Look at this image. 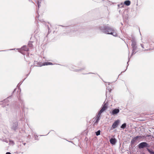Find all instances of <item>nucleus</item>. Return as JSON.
Masks as SVG:
<instances>
[{"mask_svg": "<svg viewBox=\"0 0 154 154\" xmlns=\"http://www.w3.org/2000/svg\"><path fill=\"white\" fill-rule=\"evenodd\" d=\"M23 144H24V145H25V144H26V143H23Z\"/></svg>", "mask_w": 154, "mask_h": 154, "instance_id": "obj_30", "label": "nucleus"}, {"mask_svg": "<svg viewBox=\"0 0 154 154\" xmlns=\"http://www.w3.org/2000/svg\"><path fill=\"white\" fill-rule=\"evenodd\" d=\"M80 70V69H79V70H78V69H76V70H75V71H79V70Z\"/></svg>", "mask_w": 154, "mask_h": 154, "instance_id": "obj_27", "label": "nucleus"}, {"mask_svg": "<svg viewBox=\"0 0 154 154\" xmlns=\"http://www.w3.org/2000/svg\"><path fill=\"white\" fill-rule=\"evenodd\" d=\"M12 141L13 143V142H13V141Z\"/></svg>", "mask_w": 154, "mask_h": 154, "instance_id": "obj_38", "label": "nucleus"}, {"mask_svg": "<svg viewBox=\"0 0 154 154\" xmlns=\"http://www.w3.org/2000/svg\"><path fill=\"white\" fill-rule=\"evenodd\" d=\"M141 47H142L143 48H144V47H143V44H141Z\"/></svg>", "mask_w": 154, "mask_h": 154, "instance_id": "obj_25", "label": "nucleus"}, {"mask_svg": "<svg viewBox=\"0 0 154 154\" xmlns=\"http://www.w3.org/2000/svg\"><path fill=\"white\" fill-rule=\"evenodd\" d=\"M142 154H145L144 153H143Z\"/></svg>", "mask_w": 154, "mask_h": 154, "instance_id": "obj_35", "label": "nucleus"}, {"mask_svg": "<svg viewBox=\"0 0 154 154\" xmlns=\"http://www.w3.org/2000/svg\"><path fill=\"white\" fill-rule=\"evenodd\" d=\"M101 114V113H100V112H98V114L95 118V121L93 122L94 125H97L100 119V116Z\"/></svg>", "mask_w": 154, "mask_h": 154, "instance_id": "obj_4", "label": "nucleus"}, {"mask_svg": "<svg viewBox=\"0 0 154 154\" xmlns=\"http://www.w3.org/2000/svg\"><path fill=\"white\" fill-rule=\"evenodd\" d=\"M41 2H39V1H38L37 4L38 8H39V7L41 6L40 5Z\"/></svg>", "mask_w": 154, "mask_h": 154, "instance_id": "obj_18", "label": "nucleus"}, {"mask_svg": "<svg viewBox=\"0 0 154 154\" xmlns=\"http://www.w3.org/2000/svg\"><path fill=\"white\" fill-rule=\"evenodd\" d=\"M150 49H146V50H145V51H148L149 50H150Z\"/></svg>", "mask_w": 154, "mask_h": 154, "instance_id": "obj_28", "label": "nucleus"}, {"mask_svg": "<svg viewBox=\"0 0 154 154\" xmlns=\"http://www.w3.org/2000/svg\"><path fill=\"white\" fill-rule=\"evenodd\" d=\"M141 137L139 136H137L136 137H134L131 141V144H134V143L137 141V139Z\"/></svg>", "mask_w": 154, "mask_h": 154, "instance_id": "obj_11", "label": "nucleus"}, {"mask_svg": "<svg viewBox=\"0 0 154 154\" xmlns=\"http://www.w3.org/2000/svg\"><path fill=\"white\" fill-rule=\"evenodd\" d=\"M31 2L32 3H34L32 1H31Z\"/></svg>", "mask_w": 154, "mask_h": 154, "instance_id": "obj_31", "label": "nucleus"}, {"mask_svg": "<svg viewBox=\"0 0 154 154\" xmlns=\"http://www.w3.org/2000/svg\"><path fill=\"white\" fill-rule=\"evenodd\" d=\"M119 122L120 121L119 120H117L114 122L112 125V129H114L117 128L119 125Z\"/></svg>", "mask_w": 154, "mask_h": 154, "instance_id": "obj_8", "label": "nucleus"}, {"mask_svg": "<svg viewBox=\"0 0 154 154\" xmlns=\"http://www.w3.org/2000/svg\"><path fill=\"white\" fill-rule=\"evenodd\" d=\"M109 141L111 144L114 145L116 142V140L115 138H111L110 140Z\"/></svg>", "mask_w": 154, "mask_h": 154, "instance_id": "obj_12", "label": "nucleus"}, {"mask_svg": "<svg viewBox=\"0 0 154 154\" xmlns=\"http://www.w3.org/2000/svg\"><path fill=\"white\" fill-rule=\"evenodd\" d=\"M146 149L150 154H154V152L152 150H151L148 148H147Z\"/></svg>", "mask_w": 154, "mask_h": 154, "instance_id": "obj_15", "label": "nucleus"}, {"mask_svg": "<svg viewBox=\"0 0 154 154\" xmlns=\"http://www.w3.org/2000/svg\"><path fill=\"white\" fill-rule=\"evenodd\" d=\"M138 147L140 149H143L145 147H149V145L146 142H143L140 143L138 145Z\"/></svg>", "mask_w": 154, "mask_h": 154, "instance_id": "obj_2", "label": "nucleus"}, {"mask_svg": "<svg viewBox=\"0 0 154 154\" xmlns=\"http://www.w3.org/2000/svg\"><path fill=\"white\" fill-rule=\"evenodd\" d=\"M15 49V48H14V49H11L10 50H4V51H0V52L1 51H9V50H14Z\"/></svg>", "mask_w": 154, "mask_h": 154, "instance_id": "obj_19", "label": "nucleus"}, {"mask_svg": "<svg viewBox=\"0 0 154 154\" xmlns=\"http://www.w3.org/2000/svg\"><path fill=\"white\" fill-rule=\"evenodd\" d=\"M49 63V62H45L42 64L40 63L38 64V66H43L48 65H49V64H48Z\"/></svg>", "mask_w": 154, "mask_h": 154, "instance_id": "obj_13", "label": "nucleus"}, {"mask_svg": "<svg viewBox=\"0 0 154 154\" xmlns=\"http://www.w3.org/2000/svg\"><path fill=\"white\" fill-rule=\"evenodd\" d=\"M35 43L33 41H30L29 42L28 44L27 45H24L23 46L21 47V48H24L26 47H32V48H34V45H35Z\"/></svg>", "mask_w": 154, "mask_h": 154, "instance_id": "obj_3", "label": "nucleus"}, {"mask_svg": "<svg viewBox=\"0 0 154 154\" xmlns=\"http://www.w3.org/2000/svg\"><path fill=\"white\" fill-rule=\"evenodd\" d=\"M99 29L103 33L110 34L114 37H117L118 35L115 29L108 25H102L99 26Z\"/></svg>", "mask_w": 154, "mask_h": 154, "instance_id": "obj_1", "label": "nucleus"}, {"mask_svg": "<svg viewBox=\"0 0 154 154\" xmlns=\"http://www.w3.org/2000/svg\"><path fill=\"white\" fill-rule=\"evenodd\" d=\"M6 154H11L10 152H8L6 153Z\"/></svg>", "mask_w": 154, "mask_h": 154, "instance_id": "obj_24", "label": "nucleus"}, {"mask_svg": "<svg viewBox=\"0 0 154 154\" xmlns=\"http://www.w3.org/2000/svg\"><path fill=\"white\" fill-rule=\"evenodd\" d=\"M67 28H68V27H67L66 28V29H67Z\"/></svg>", "mask_w": 154, "mask_h": 154, "instance_id": "obj_36", "label": "nucleus"}, {"mask_svg": "<svg viewBox=\"0 0 154 154\" xmlns=\"http://www.w3.org/2000/svg\"><path fill=\"white\" fill-rule=\"evenodd\" d=\"M4 141L7 143H8V141L6 140H5Z\"/></svg>", "mask_w": 154, "mask_h": 154, "instance_id": "obj_20", "label": "nucleus"}, {"mask_svg": "<svg viewBox=\"0 0 154 154\" xmlns=\"http://www.w3.org/2000/svg\"><path fill=\"white\" fill-rule=\"evenodd\" d=\"M140 49H133L132 51V54L131 55H133L135 54L137 52H139L140 53V52L142 51L143 50H139Z\"/></svg>", "mask_w": 154, "mask_h": 154, "instance_id": "obj_10", "label": "nucleus"}, {"mask_svg": "<svg viewBox=\"0 0 154 154\" xmlns=\"http://www.w3.org/2000/svg\"><path fill=\"white\" fill-rule=\"evenodd\" d=\"M129 52H130V50H129Z\"/></svg>", "mask_w": 154, "mask_h": 154, "instance_id": "obj_37", "label": "nucleus"}, {"mask_svg": "<svg viewBox=\"0 0 154 154\" xmlns=\"http://www.w3.org/2000/svg\"><path fill=\"white\" fill-rule=\"evenodd\" d=\"M130 59V58H128V62H127V64H128V66H128V62H129V59ZM127 67H128V66H127Z\"/></svg>", "mask_w": 154, "mask_h": 154, "instance_id": "obj_21", "label": "nucleus"}, {"mask_svg": "<svg viewBox=\"0 0 154 154\" xmlns=\"http://www.w3.org/2000/svg\"><path fill=\"white\" fill-rule=\"evenodd\" d=\"M31 1H32V0H31V1H30V0H29V1H30V2H31Z\"/></svg>", "mask_w": 154, "mask_h": 154, "instance_id": "obj_34", "label": "nucleus"}, {"mask_svg": "<svg viewBox=\"0 0 154 154\" xmlns=\"http://www.w3.org/2000/svg\"><path fill=\"white\" fill-rule=\"evenodd\" d=\"M119 111L120 110L119 109H114L112 110L111 114L112 115H116L119 112Z\"/></svg>", "mask_w": 154, "mask_h": 154, "instance_id": "obj_7", "label": "nucleus"}, {"mask_svg": "<svg viewBox=\"0 0 154 154\" xmlns=\"http://www.w3.org/2000/svg\"><path fill=\"white\" fill-rule=\"evenodd\" d=\"M126 124L125 123H124L121 126V128H122L124 129L126 128Z\"/></svg>", "mask_w": 154, "mask_h": 154, "instance_id": "obj_16", "label": "nucleus"}, {"mask_svg": "<svg viewBox=\"0 0 154 154\" xmlns=\"http://www.w3.org/2000/svg\"><path fill=\"white\" fill-rule=\"evenodd\" d=\"M31 1H32V0H31V1H30V0H29V1H30V2H31Z\"/></svg>", "mask_w": 154, "mask_h": 154, "instance_id": "obj_32", "label": "nucleus"}, {"mask_svg": "<svg viewBox=\"0 0 154 154\" xmlns=\"http://www.w3.org/2000/svg\"><path fill=\"white\" fill-rule=\"evenodd\" d=\"M28 49H27V48L25 49L24 50H25V51H28V50H28Z\"/></svg>", "mask_w": 154, "mask_h": 154, "instance_id": "obj_22", "label": "nucleus"}, {"mask_svg": "<svg viewBox=\"0 0 154 154\" xmlns=\"http://www.w3.org/2000/svg\"><path fill=\"white\" fill-rule=\"evenodd\" d=\"M100 131L99 130L96 132V134L97 136H98L100 134Z\"/></svg>", "mask_w": 154, "mask_h": 154, "instance_id": "obj_17", "label": "nucleus"}, {"mask_svg": "<svg viewBox=\"0 0 154 154\" xmlns=\"http://www.w3.org/2000/svg\"><path fill=\"white\" fill-rule=\"evenodd\" d=\"M17 122L16 121H15L13 123L11 126V129L14 131H16L17 128Z\"/></svg>", "mask_w": 154, "mask_h": 154, "instance_id": "obj_9", "label": "nucleus"}, {"mask_svg": "<svg viewBox=\"0 0 154 154\" xmlns=\"http://www.w3.org/2000/svg\"><path fill=\"white\" fill-rule=\"evenodd\" d=\"M48 32H49V30H50V28H49V27L48 26Z\"/></svg>", "mask_w": 154, "mask_h": 154, "instance_id": "obj_26", "label": "nucleus"}, {"mask_svg": "<svg viewBox=\"0 0 154 154\" xmlns=\"http://www.w3.org/2000/svg\"><path fill=\"white\" fill-rule=\"evenodd\" d=\"M48 64H49V65H51L53 64L52 63L50 62H49Z\"/></svg>", "mask_w": 154, "mask_h": 154, "instance_id": "obj_23", "label": "nucleus"}, {"mask_svg": "<svg viewBox=\"0 0 154 154\" xmlns=\"http://www.w3.org/2000/svg\"><path fill=\"white\" fill-rule=\"evenodd\" d=\"M132 44L131 45L132 48H137V43L134 38H132L131 40Z\"/></svg>", "mask_w": 154, "mask_h": 154, "instance_id": "obj_6", "label": "nucleus"}, {"mask_svg": "<svg viewBox=\"0 0 154 154\" xmlns=\"http://www.w3.org/2000/svg\"><path fill=\"white\" fill-rule=\"evenodd\" d=\"M131 2L129 0L125 1L124 2V4L127 6H129L130 5Z\"/></svg>", "mask_w": 154, "mask_h": 154, "instance_id": "obj_14", "label": "nucleus"}, {"mask_svg": "<svg viewBox=\"0 0 154 154\" xmlns=\"http://www.w3.org/2000/svg\"><path fill=\"white\" fill-rule=\"evenodd\" d=\"M19 49H18V48L17 49V50H18V51H19Z\"/></svg>", "mask_w": 154, "mask_h": 154, "instance_id": "obj_29", "label": "nucleus"}, {"mask_svg": "<svg viewBox=\"0 0 154 154\" xmlns=\"http://www.w3.org/2000/svg\"><path fill=\"white\" fill-rule=\"evenodd\" d=\"M31 1H32V0H31V1H30V0H29V1H30V2H31Z\"/></svg>", "mask_w": 154, "mask_h": 154, "instance_id": "obj_33", "label": "nucleus"}, {"mask_svg": "<svg viewBox=\"0 0 154 154\" xmlns=\"http://www.w3.org/2000/svg\"><path fill=\"white\" fill-rule=\"evenodd\" d=\"M107 108V103H104V104L103 105L101 109L99 111L100 113H102L106 110Z\"/></svg>", "mask_w": 154, "mask_h": 154, "instance_id": "obj_5", "label": "nucleus"}]
</instances>
